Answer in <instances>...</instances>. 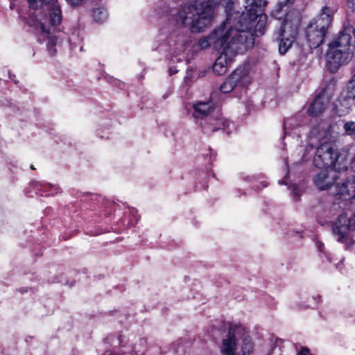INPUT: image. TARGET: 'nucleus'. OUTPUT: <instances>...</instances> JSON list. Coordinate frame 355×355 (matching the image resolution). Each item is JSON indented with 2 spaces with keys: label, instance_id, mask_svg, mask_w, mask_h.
Here are the masks:
<instances>
[{
  "label": "nucleus",
  "instance_id": "1",
  "mask_svg": "<svg viewBox=\"0 0 355 355\" xmlns=\"http://www.w3.org/2000/svg\"><path fill=\"white\" fill-rule=\"evenodd\" d=\"M227 3L231 11L243 21L245 27L263 34L266 15L263 14L266 0H192L179 6L174 15L175 24L190 30L191 33H201L213 23L214 7Z\"/></svg>",
  "mask_w": 355,
  "mask_h": 355
},
{
  "label": "nucleus",
  "instance_id": "2",
  "mask_svg": "<svg viewBox=\"0 0 355 355\" xmlns=\"http://www.w3.org/2000/svg\"><path fill=\"white\" fill-rule=\"evenodd\" d=\"M347 154L345 150L334 148L326 144L325 141L317 149L313 158L314 165L320 168L329 166L333 168L323 170L315 175L314 183L320 190L331 189L338 178L336 171L347 168Z\"/></svg>",
  "mask_w": 355,
  "mask_h": 355
},
{
  "label": "nucleus",
  "instance_id": "3",
  "mask_svg": "<svg viewBox=\"0 0 355 355\" xmlns=\"http://www.w3.org/2000/svg\"><path fill=\"white\" fill-rule=\"evenodd\" d=\"M227 12L226 19L219 26H216L208 35L200 38L198 46L201 49L212 48L220 51L229 42L236 40L239 35L248 30H252L250 27L245 28V23L232 11L227 3L222 4Z\"/></svg>",
  "mask_w": 355,
  "mask_h": 355
},
{
  "label": "nucleus",
  "instance_id": "4",
  "mask_svg": "<svg viewBox=\"0 0 355 355\" xmlns=\"http://www.w3.org/2000/svg\"><path fill=\"white\" fill-rule=\"evenodd\" d=\"M352 27L345 28L339 35L329 44L327 53L329 69L336 72L339 67L347 63L353 53L352 44L355 41Z\"/></svg>",
  "mask_w": 355,
  "mask_h": 355
},
{
  "label": "nucleus",
  "instance_id": "5",
  "mask_svg": "<svg viewBox=\"0 0 355 355\" xmlns=\"http://www.w3.org/2000/svg\"><path fill=\"white\" fill-rule=\"evenodd\" d=\"M254 44V35L252 30H248L241 33L236 40H231L221 49V53L213 65V71L217 75L225 74L232 64L234 57L241 49L252 47Z\"/></svg>",
  "mask_w": 355,
  "mask_h": 355
},
{
  "label": "nucleus",
  "instance_id": "6",
  "mask_svg": "<svg viewBox=\"0 0 355 355\" xmlns=\"http://www.w3.org/2000/svg\"><path fill=\"white\" fill-rule=\"evenodd\" d=\"M300 22L299 13L296 11L289 12L281 22L279 30L274 33V37L279 41L280 54L286 53L292 46L298 33Z\"/></svg>",
  "mask_w": 355,
  "mask_h": 355
},
{
  "label": "nucleus",
  "instance_id": "7",
  "mask_svg": "<svg viewBox=\"0 0 355 355\" xmlns=\"http://www.w3.org/2000/svg\"><path fill=\"white\" fill-rule=\"evenodd\" d=\"M336 10V8L324 6L321 10L320 17L306 28V36L310 48H317L322 43L328 26Z\"/></svg>",
  "mask_w": 355,
  "mask_h": 355
},
{
  "label": "nucleus",
  "instance_id": "8",
  "mask_svg": "<svg viewBox=\"0 0 355 355\" xmlns=\"http://www.w3.org/2000/svg\"><path fill=\"white\" fill-rule=\"evenodd\" d=\"M355 228V214L348 218L340 215L332 226V232L338 242H345L349 238L350 231Z\"/></svg>",
  "mask_w": 355,
  "mask_h": 355
},
{
  "label": "nucleus",
  "instance_id": "9",
  "mask_svg": "<svg viewBox=\"0 0 355 355\" xmlns=\"http://www.w3.org/2000/svg\"><path fill=\"white\" fill-rule=\"evenodd\" d=\"M244 333V327L241 325L231 324L228 335L223 340L222 352L224 355H235L236 349V338Z\"/></svg>",
  "mask_w": 355,
  "mask_h": 355
},
{
  "label": "nucleus",
  "instance_id": "10",
  "mask_svg": "<svg viewBox=\"0 0 355 355\" xmlns=\"http://www.w3.org/2000/svg\"><path fill=\"white\" fill-rule=\"evenodd\" d=\"M35 26L37 29H40L41 33L47 35L48 42L47 49L51 55L56 53L55 46L58 44V38L55 36L50 35L51 28L54 26L51 24L50 20L47 17L37 18Z\"/></svg>",
  "mask_w": 355,
  "mask_h": 355
},
{
  "label": "nucleus",
  "instance_id": "11",
  "mask_svg": "<svg viewBox=\"0 0 355 355\" xmlns=\"http://www.w3.org/2000/svg\"><path fill=\"white\" fill-rule=\"evenodd\" d=\"M333 128L334 125L329 121L321 120L318 122L315 119L314 121H312L310 135L317 138L319 141L327 140L329 139Z\"/></svg>",
  "mask_w": 355,
  "mask_h": 355
},
{
  "label": "nucleus",
  "instance_id": "12",
  "mask_svg": "<svg viewBox=\"0 0 355 355\" xmlns=\"http://www.w3.org/2000/svg\"><path fill=\"white\" fill-rule=\"evenodd\" d=\"M355 180L347 181V182L334 184L331 193L343 200H348L352 197L355 199Z\"/></svg>",
  "mask_w": 355,
  "mask_h": 355
},
{
  "label": "nucleus",
  "instance_id": "13",
  "mask_svg": "<svg viewBox=\"0 0 355 355\" xmlns=\"http://www.w3.org/2000/svg\"><path fill=\"white\" fill-rule=\"evenodd\" d=\"M329 100L324 94L318 95L311 103L308 114L313 116H317L320 114L326 108Z\"/></svg>",
  "mask_w": 355,
  "mask_h": 355
},
{
  "label": "nucleus",
  "instance_id": "14",
  "mask_svg": "<svg viewBox=\"0 0 355 355\" xmlns=\"http://www.w3.org/2000/svg\"><path fill=\"white\" fill-rule=\"evenodd\" d=\"M40 1L44 4L53 3V5L49 8V16L46 17L49 18L52 26L58 25L62 19L60 6L57 2H54V0H40Z\"/></svg>",
  "mask_w": 355,
  "mask_h": 355
},
{
  "label": "nucleus",
  "instance_id": "15",
  "mask_svg": "<svg viewBox=\"0 0 355 355\" xmlns=\"http://www.w3.org/2000/svg\"><path fill=\"white\" fill-rule=\"evenodd\" d=\"M233 73H238L236 76V84L243 87H247L250 84L251 71L248 65L236 69Z\"/></svg>",
  "mask_w": 355,
  "mask_h": 355
},
{
  "label": "nucleus",
  "instance_id": "16",
  "mask_svg": "<svg viewBox=\"0 0 355 355\" xmlns=\"http://www.w3.org/2000/svg\"><path fill=\"white\" fill-rule=\"evenodd\" d=\"M239 337L242 338L241 352L242 355H252L254 352V343L251 337L246 334L244 328V333Z\"/></svg>",
  "mask_w": 355,
  "mask_h": 355
},
{
  "label": "nucleus",
  "instance_id": "17",
  "mask_svg": "<svg viewBox=\"0 0 355 355\" xmlns=\"http://www.w3.org/2000/svg\"><path fill=\"white\" fill-rule=\"evenodd\" d=\"M212 107L211 102H197L193 105L194 112L193 116L195 118L207 116Z\"/></svg>",
  "mask_w": 355,
  "mask_h": 355
},
{
  "label": "nucleus",
  "instance_id": "18",
  "mask_svg": "<svg viewBox=\"0 0 355 355\" xmlns=\"http://www.w3.org/2000/svg\"><path fill=\"white\" fill-rule=\"evenodd\" d=\"M91 16L96 23L103 24L107 20L108 12L104 6H101L92 9Z\"/></svg>",
  "mask_w": 355,
  "mask_h": 355
},
{
  "label": "nucleus",
  "instance_id": "19",
  "mask_svg": "<svg viewBox=\"0 0 355 355\" xmlns=\"http://www.w3.org/2000/svg\"><path fill=\"white\" fill-rule=\"evenodd\" d=\"M238 73H232L220 86V91L224 94H227L232 91L236 84V76Z\"/></svg>",
  "mask_w": 355,
  "mask_h": 355
},
{
  "label": "nucleus",
  "instance_id": "20",
  "mask_svg": "<svg viewBox=\"0 0 355 355\" xmlns=\"http://www.w3.org/2000/svg\"><path fill=\"white\" fill-rule=\"evenodd\" d=\"M295 0H286L285 2H280L278 5V8H277L272 12V16L275 17L276 19L279 20L282 18L280 13L282 12L283 7L286 5V3H293Z\"/></svg>",
  "mask_w": 355,
  "mask_h": 355
},
{
  "label": "nucleus",
  "instance_id": "21",
  "mask_svg": "<svg viewBox=\"0 0 355 355\" xmlns=\"http://www.w3.org/2000/svg\"><path fill=\"white\" fill-rule=\"evenodd\" d=\"M188 31H187L186 33L182 32L180 35H178L177 32H174L172 34V37H178V39L177 40V42L184 45L185 44L189 42V37L187 35Z\"/></svg>",
  "mask_w": 355,
  "mask_h": 355
},
{
  "label": "nucleus",
  "instance_id": "22",
  "mask_svg": "<svg viewBox=\"0 0 355 355\" xmlns=\"http://www.w3.org/2000/svg\"><path fill=\"white\" fill-rule=\"evenodd\" d=\"M347 97L355 98V73L347 85Z\"/></svg>",
  "mask_w": 355,
  "mask_h": 355
},
{
  "label": "nucleus",
  "instance_id": "23",
  "mask_svg": "<svg viewBox=\"0 0 355 355\" xmlns=\"http://www.w3.org/2000/svg\"><path fill=\"white\" fill-rule=\"evenodd\" d=\"M344 128L347 135H352L355 134V122H346L344 125Z\"/></svg>",
  "mask_w": 355,
  "mask_h": 355
},
{
  "label": "nucleus",
  "instance_id": "24",
  "mask_svg": "<svg viewBox=\"0 0 355 355\" xmlns=\"http://www.w3.org/2000/svg\"><path fill=\"white\" fill-rule=\"evenodd\" d=\"M291 189H292V191L293 193L294 196L296 198H298L300 196L301 193H302L301 189L299 188V187H297L296 185H293L291 187Z\"/></svg>",
  "mask_w": 355,
  "mask_h": 355
},
{
  "label": "nucleus",
  "instance_id": "25",
  "mask_svg": "<svg viewBox=\"0 0 355 355\" xmlns=\"http://www.w3.org/2000/svg\"><path fill=\"white\" fill-rule=\"evenodd\" d=\"M315 246L320 252L323 251L324 244L321 241H317L315 242Z\"/></svg>",
  "mask_w": 355,
  "mask_h": 355
},
{
  "label": "nucleus",
  "instance_id": "26",
  "mask_svg": "<svg viewBox=\"0 0 355 355\" xmlns=\"http://www.w3.org/2000/svg\"><path fill=\"white\" fill-rule=\"evenodd\" d=\"M40 187H42V189H44L45 191H49V189L53 188V186L48 184H40Z\"/></svg>",
  "mask_w": 355,
  "mask_h": 355
},
{
  "label": "nucleus",
  "instance_id": "27",
  "mask_svg": "<svg viewBox=\"0 0 355 355\" xmlns=\"http://www.w3.org/2000/svg\"><path fill=\"white\" fill-rule=\"evenodd\" d=\"M298 355H311L307 348H303Z\"/></svg>",
  "mask_w": 355,
  "mask_h": 355
},
{
  "label": "nucleus",
  "instance_id": "28",
  "mask_svg": "<svg viewBox=\"0 0 355 355\" xmlns=\"http://www.w3.org/2000/svg\"><path fill=\"white\" fill-rule=\"evenodd\" d=\"M347 6H348V7L352 8H353L354 10H355V7H354V0H347Z\"/></svg>",
  "mask_w": 355,
  "mask_h": 355
},
{
  "label": "nucleus",
  "instance_id": "29",
  "mask_svg": "<svg viewBox=\"0 0 355 355\" xmlns=\"http://www.w3.org/2000/svg\"><path fill=\"white\" fill-rule=\"evenodd\" d=\"M351 168L354 173V180H355V158L352 162Z\"/></svg>",
  "mask_w": 355,
  "mask_h": 355
},
{
  "label": "nucleus",
  "instance_id": "30",
  "mask_svg": "<svg viewBox=\"0 0 355 355\" xmlns=\"http://www.w3.org/2000/svg\"><path fill=\"white\" fill-rule=\"evenodd\" d=\"M178 71V69H173V68H170V69H169V73H170V75L175 74V73H176Z\"/></svg>",
  "mask_w": 355,
  "mask_h": 355
},
{
  "label": "nucleus",
  "instance_id": "31",
  "mask_svg": "<svg viewBox=\"0 0 355 355\" xmlns=\"http://www.w3.org/2000/svg\"><path fill=\"white\" fill-rule=\"evenodd\" d=\"M28 1L30 3V6L33 8H34V4L35 3V0H28Z\"/></svg>",
  "mask_w": 355,
  "mask_h": 355
},
{
  "label": "nucleus",
  "instance_id": "32",
  "mask_svg": "<svg viewBox=\"0 0 355 355\" xmlns=\"http://www.w3.org/2000/svg\"><path fill=\"white\" fill-rule=\"evenodd\" d=\"M287 125H288V122H285L284 123V130H285V134H288V128H287Z\"/></svg>",
  "mask_w": 355,
  "mask_h": 355
}]
</instances>
